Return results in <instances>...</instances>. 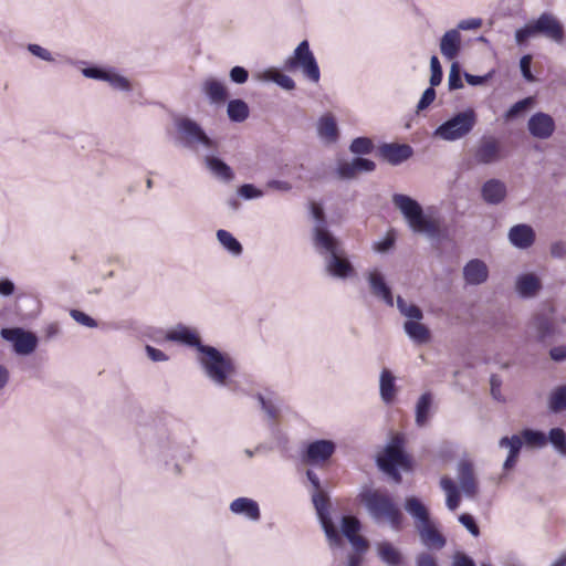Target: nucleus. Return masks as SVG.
<instances>
[{
    "instance_id": "42",
    "label": "nucleus",
    "mask_w": 566,
    "mask_h": 566,
    "mask_svg": "<svg viewBox=\"0 0 566 566\" xmlns=\"http://www.w3.org/2000/svg\"><path fill=\"white\" fill-rule=\"evenodd\" d=\"M539 339H545L554 334V326L549 318L544 315H537L532 322Z\"/></svg>"
},
{
    "instance_id": "40",
    "label": "nucleus",
    "mask_w": 566,
    "mask_h": 566,
    "mask_svg": "<svg viewBox=\"0 0 566 566\" xmlns=\"http://www.w3.org/2000/svg\"><path fill=\"white\" fill-rule=\"evenodd\" d=\"M396 304H397L398 311L406 318V321H415V319L423 318L422 310L418 305H416L411 302H407L401 296L397 297Z\"/></svg>"
},
{
    "instance_id": "63",
    "label": "nucleus",
    "mask_w": 566,
    "mask_h": 566,
    "mask_svg": "<svg viewBox=\"0 0 566 566\" xmlns=\"http://www.w3.org/2000/svg\"><path fill=\"white\" fill-rule=\"evenodd\" d=\"M347 539L349 541L353 548L358 553H364L368 548L367 541L359 534L352 535L347 537Z\"/></svg>"
},
{
    "instance_id": "55",
    "label": "nucleus",
    "mask_w": 566,
    "mask_h": 566,
    "mask_svg": "<svg viewBox=\"0 0 566 566\" xmlns=\"http://www.w3.org/2000/svg\"><path fill=\"white\" fill-rule=\"evenodd\" d=\"M536 33V30L534 29L533 22L526 24L525 27L516 30L515 32V41L517 44H523L525 41H527L530 38L534 36Z\"/></svg>"
},
{
    "instance_id": "56",
    "label": "nucleus",
    "mask_w": 566,
    "mask_h": 566,
    "mask_svg": "<svg viewBox=\"0 0 566 566\" xmlns=\"http://www.w3.org/2000/svg\"><path fill=\"white\" fill-rule=\"evenodd\" d=\"M434 99H436V91H434V87H432L430 85V87L424 90V92L422 93V95L418 102V105H417L418 112H421V111H424L426 108H428L433 103Z\"/></svg>"
},
{
    "instance_id": "2",
    "label": "nucleus",
    "mask_w": 566,
    "mask_h": 566,
    "mask_svg": "<svg viewBox=\"0 0 566 566\" xmlns=\"http://www.w3.org/2000/svg\"><path fill=\"white\" fill-rule=\"evenodd\" d=\"M196 360L203 376L217 387H231L237 368L231 356L218 348L207 345L200 347Z\"/></svg>"
},
{
    "instance_id": "44",
    "label": "nucleus",
    "mask_w": 566,
    "mask_h": 566,
    "mask_svg": "<svg viewBox=\"0 0 566 566\" xmlns=\"http://www.w3.org/2000/svg\"><path fill=\"white\" fill-rule=\"evenodd\" d=\"M533 105H534V98L526 97L522 101H518L514 105H512L505 113L504 117L506 120H512V119L516 118L517 116H520L522 113L526 112Z\"/></svg>"
},
{
    "instance_id": "61",
    "label": "nucleus",
    "mask_w": 566,
    "mask_h": 566,
    "mask_svg": "<svg viewBox=\"0 0 566 566\" xmlns=\"http://www.w3.org/2000/svg\"><path fill=\"white\" fill-rule=\"evenodd\" d=\"M145 350L147 357L155 363L167 361L169 359L168 355H166L163 350L157 349L150 345H147Z\"/></svg>"
},
{
    "instance_id": "46",
    "label": "nucleus",
    "mask_w": 566,
    "mask_h": 566,
    "mask_svg": "<svg viewBox=\"0 0 566 566\" xmlns=\"http://www.w3.org/2000/svg\"><path fill=\"white\" fill-rule=\"evenodd\" d=\"M373 142L367 137H357L350 144V151L354 154L366 155L373 150Z\"/></svg>"
},
{
    "instance_id": "45",
    "label": "nucleus",
    "mask_w": 566,
    "mask_h": 566,
    "mask_svg": "<svg viewBox=\"0 0 566 566\" xmlns=\"http://www.w3.org/2000/svg\"><path fill=\"white\" fill-rule=\"evenodd\" d=\"M548 440L560 454H566V434L559 428L549 431Z\"/></svg>"
},
{
    "instance_id": "24",
    "label": "nucleus",
    "mask_w": 566,
    "mask_h": 566,
    "mask_svg": "<svg viewBox=\"0 0 566 566\" xmlns=\"http://www.w3.org/2000/svg\"><path fill=\"white\" fill-rule=\"evenodd\" d=\"M178 451L179 446L175 441L167 440L158 442L157 455L167 467H169L168 470L175 476H180L184 472V468L179 463L172 462Z\"/></svg>"
},
{
    "instance_id": "26",
    "label": "nucleus",
    "mask_w": 566,
    "mask_h": 566,
    "mask_svg": "<svg viewBox=\"0 0 566 566\" xmlns=\"http://www.w3.org/2000/svg\"><path fill=\"white\" fill-rule=\"evenodd\" d=\"M507 195V188L505 182L500 179H489L481 188V196L483 200L489 205H500L504 201Z\"/></svg>"
},
{
    "instance_id": "37",
    "label": "nucleus",
    "mask_w": 566,
    "mask_h": 566,
    "mask_svg": "<svg viewBox=\"0 0 566 566\" xmlns=\"http://www.w3.org/2000/svg\"><path fill=\"white\" fill-rule=\"evenodd\" d=\"M432 406V396L426 392L420 396L416 405V423L419 427L427 424L430 417V409Z\"/></svg>"
},
{
    "instance_id": "7",
    "label": "nucleus",
    "mask_w": 566,
    "mask_h": 566,
    "mask_svg": "<svg viewBox=\"0 0 566 566\" xmlns=\"http://www.w3.org/2000/svg\"><path fill=\"white\" fill-rule=\"evenodd\" d=\"M283 66L290 72L300 71L307 81L314 84L321 80L318 63L306 40L298 43L293 53L284 60Z\"/></svg>"
},
{
    "instance_id": "47",
    "label": "nucleus",
    "mask_w": 566,
    "mask_h": 566,
    "mask_svg": "<svg viewBox=\"0 0 566 566\" xmlns=\"http://www.w3.org/2000/svg\"><path fill=\"white\" fill-rule=\"evenodd\" d=\"M360 522L355 516H344L342 518V532L346 537L358 534Z\"/></svg>"
},
{
    "instance_id": "54",
    "label": "nucleus",
    "mask_w": 566,
    "mask_h": 566,
    "mask_svg": "<svg viewBox=\"0 0 566 566\" xmlns=\"http://www.w3.org/2000/svg\"><path fill=\"white\" fill-rule=\"evenodd\" d=\"M28 51L32 55H34L45 62H54L55 61L53 54L48 49H45L39 44H33V43L29 44Z\"/></svg>"
},
{
    "instance_id": "33",
    "label": "nucleus",
    "mask_w": 566,
    "mask_h": 566,
    "mask_svg": "<svg viewBox=\"0 0 566 566\" xmlns=\"http://www.w3.org/2000/svg\"><path fill=\"white\" fill-rule=\"evenodd\" d=\"M405 510L413 518L416 528L431 521L427 506L416 496L406 499Z\"/></svg>"
},
{
    "instance_id": "25",
    "label": "nucleus",
    "mask_w": 566,
    "mask_h": 566,
    "mask_svg": "<svg viewBox=\"0 0 566 566\" xmlns=\"http://www.w3.org/2000/svg\"><path fill=\"white\" fill-rule=\"evenodd\" d=\"M258 82H273L285 91H293L296 87L295 81L276 67H269L254 74Z\"/></svg>"
},
{
    "instance_id": "14",
    "label": "nucleus",
    "mask_w": 566,
    "mask_h": 566,
    "mask_svg": "<svg viewBox=\"0 0 566 566\" xmlns=\"http://www.w3.org/2000/svg\"><path fill=\"white\" fill-rule=\"evenodd\" d=\"M336 451V443L332 440L319 439L310 442L302 454L304 463L315 467L326 464Z\"/></svg>"
},
{
    "instance_id": "51",
    "label": "nucleus",
    "mask_w": 566,
    "mask_h": 566,
    "mask_svg": "<svg viewBox=\"0 0 566 566\" xmlns=\"http://www.w3.org/2000/svg\"><path fill=\"white\" fill-rule=\"evenodd\" d=\"M336 171L342 179H352L358 175L354 160L340 161Z\"/></svg>"
},
{
    "instance_id": "43",
    "label": "nucleus",
    "mask_w": 566,
    "mask_h": 566,
    "mask_svg": "<svg viewBox=\"0 0 566 566\" xmlns=\"http://www.w3.org/2000/svg\"><path fill=\"white\" fill-rule=\"evenodd\" d=\"M311 214L313 219L315 220V227H314V244L317 240V232L318 230H324L325 232H329L325 226V214L323 207L319 203L312 202L311 205Z\"/></svg>"
},
{
    "instance_id": "59",
    "label": "nucleus",
    "mask_w": 566,
    "mask_h": 566,
    "mask_svg": "<svg viewBox=\"0 0 566 566\" xmlns=\"http://www.w3.org/2000/svg\"><path fill=\"white\" fill-rule=\"evenodd\" d=\"M549 253L552 258L558 260L566 259V242L562 240L554 241L549 247Z\"/></svg>"
},
{
    "instance_id": "21",
    "label": "nucleus",
    "mask_w": 566,
    "mask_h": 566,
    "mask_svg": "<svg viewBox=\"0 0 566 566\" xmlns=\"http://www.w3.org/2000/svg\"><path fill=\"white\" fill-rule=\"evenodd\" d=\"M527 129L533 137L547 139L555 130V120L551 115L538 112L528 119Z\"/></svg>"
},
{
    "instance_id": "53",
    "label": "nucleus",
    "mask_w": 566,
    "mask_h": 566,
    "mask_svg": "<svg viewBox=\"0 0 566 566\" xmlns=\"http://www.w3.org/2000/svg\"><path fill=\"white\" fill-rule=\"evenodd\" d=\"M70 315L80 325H83L88 328L97 327V322L93 317H91L90 315L85 314L82 311L71 310Z\"/></svg>"
},
{
    "instance_id": "36",
    "label": "nucleus",
    "mask_w": 566,
    "mask_h": 566,
    "mask_svg": "<svg viewBox=\"0 0 566 566\" xmlns=\"http://www.w3.org/2000/svg\"><path fill=\"white\" fill-rule=\"evenodd\" d=\"M216 237L220 245L232 256H240L242 254L243 247L231 232L220 229L217 231Z\"/></svg>"
},
{
    "instance_id": "22",
    "label": "nucleus",
    "mask_w": 566,
    "mask_h": 566,
    "mask_svg": "<svg viewBox=\"0 0 566 566\" xmlns=\"http://www.w3.org/2000/svg\"><path fill=\"white\" fill-rule=\"evenodd\" d=\"M366 280L374 296L382 300L388 306H394L395 301L391 290L387 285L384 274L378 269L368 271Z\"/></svg>"
},
{
    "instance_id": "27",
    "label": "nucleus",
    "mask_w": 566,
    "mask_h": 566,
    "mask_svg": "<svg viewBox=\"0 0 566 566\" xmlns=\"http://www.w3.org/2000/svg\"><path fill=\"white\" fill-rule=\"evenodd\" d=\"M440 52L447 60H454L462 48V36L458 29L448 30L440 39Z\"/></svg>"
},
{
    "instance_id": "11",
    "label": "nucleus",
    "mask_w": 566,
    "mask_h": 566,
    "mask_svg": "<svg viewBox=\"0 0 566 566\" xmlns=\"http://www.w3.org/2000/svg\"><path fill=\"white\" fill-rule=\"evenodd\" d=\"M0 336L10 343L12 350L18 356H29L33 354L38 347L39 338L31 332L22 327H6L0 331Z\"/></svg>"
},
{
    "instance_id": "60",
    "label": "nucleus",
    "mask_w": 566,
    "mask_h": 566,
    "mask_svg": "<svg viewBox=\"0 0 566 566\" xmlns=\"http://www.w3.org/2000/svg\"><path fill=\"white\" fill-rule=\"evenodd\" d=\"M358 174L373 171L376 167L375 163L367 158L357 157L353 159Z\"/></svg>"
},
{
    "instance_id": "62",
    "label": "nucleus",
    "mask_w": 566,
    "mask_h": 566,
    "mask_svg": "<svg viewBox=\"0 0 566 566\" xmlns=\"http://www.w3.org/2000/svg\"><path fill=\"white\" fill-rule=\"evenodd\" d=\"M490 386H491L492 397L497 401H502L503 397L501 394V386H502L501 377L497 375H492L490 378Z\"/></svg>"
},
{
    "instance_id": "18",
    "label": "nucleus",
    "mask_w": 566,
    "mask_h": 566,
    "mask_svg": "<svg viewBox=\"0 0 566 566\" xmlns=\"http://www.w3.org/2000/svg\"><path fill=\"white\" fill-rule=\"evenodd\" d=\"M229 511L233 515L240 516L252 523H258L261 520L260 505L251 497L240 496L234 499L229 504Z\"/></svg>"
},
{
    "instance_id": "32",
    "label": "nucleus",
    "mask_w": 566,
    "mask_h": 566,
    "mask_svg": "<svg viewBox=\"0 0 566 566\" xmlns=\"http://www.w3.org/2000/svg\"><path fill=\"white\" fill-rule=\"evenodd\" d=\"M416 530L418 531L420 539L424 546L437 549L444 546L446 539L439 533L432 520Z\"/></svg>"
},
{
    "instance_id": "58",
    "label": "nucleus",
    "mask_w": 566,
    "mask_h": 566,
    "mask_svg": "<svg viewBox=\"0 0 566 566\" xmlns=\"http://www.w3.org/2000/svg\"><path fill=\"white\" fill-rule=\"evenodd\" d=\"M459 522L474 536H479L480 530L472 515L463 513L459 516Z\"/></svg>"
},
{
    "instance_id": "50",
    "label": "nucleus",
    "mask_w": 566,
    "mask_h": 566,
    "mask_svg": "<svg viewBox=\"0 0 566 566\" xmlns=\"http://www.w3.org/2000/svg\"><path fill=\"white\" fill-rule=\"evenodd\" d=\"M430 71H431L430 85L432 87L440 85V83L442 81L443 73H442L441 64L436 55H432L430 59Z\"/></svg>"
},
{
    "instance_id": "13",
    "label": "nucleus",
    "mask_w": 566,
    "mask_h": 566,
    "mask_svg": "<svg viewBox=\"0 0 566 566\" xmlns=\"http://www.w3.org/2000/svg\"><path fill=\"white\" fill-rule=\"evenodd\" d=\"M312 501L315 506L317 516L325 532L327 541L332 547H338L343 545V539L337 528L335 527L329 516L328 497L325 492H313Z\"/></svg>"
},
{
    "instance_id": "17",
    "label": "nucleus",
    "mask_w": 566,
    "mask_h": 566,
    "mask_svg": "<svg viewBox=\"0 0 566 566\" xmlns=\"http://www.w3.org/2000/svg\"><path fill=\"white\" fill-rule=\"evenodd\" d=\"M536 33H541L556 43L564 41V28L557 18L551 13H543L533 21Z\"/></svg>"
},
{
    "instance_id": "57",
    "label": "nucleus",
    "mask_w": 566,
    "mask_h": 566,
    "mask_svg": "<svg viewBox=\"0 0 566 566\" xmlns=\"http://www.w3.org/2000/svg\"><path fill=\"white\" fill-rule=\"evenodd\" d=\"M229 77L235 84H244L249 78V72L242 66H233L229 72Z\"/></svg>"
},
{
    "instance_id": "10",
    "label": "nucleus",
    "mask_w": 566,
    "mask_h": 566,
    "mask_svg": "<svg viewBox=\"0 0 566 566\" xmlns=\"http://www.w3.org/2000/svg\"><path fill=\"white\" fill-rule=\"evenodd\" d=\"M175 126L186 147L195 150L200 147L205 150H217L218 142L209 137L196 120L189 117H178L175 120Z\"/></svg>"
},
{
    "instance_id": "30",
    "label": "nucleus",
    "mask_w": 566,
    "mask_h": 566,
    "mask_svg": "<svg viewBox=\"0 0 566 566\" xmlns=\"http://www.w3.org/2000/svg\"><path fill=\"white\" fill-rule=\"evenodd\" d=\"M421 321H405L402 325L405 334L417 345H424L431 340V331Z\"/></svg>"
},
{
    "instance_id": "12",
    "label": "nucleus",
    "mask_w": 566,
    "mask_h": 566,
    "mask_svg": "<svg viewBox=\"0 0 566 566\" xmlns=\"http://www.w3.org/2000/svg\"><path fill=\"white\" fill-rule=\"evenodd\" d=\"M81 73L86 78L96 81H104L109 84L113 90L129 93L133 91V83L130 80L120 74L114 67L102 66H86L81 70Z\"/></svg>"
},
{
    "instance_id": "38",
    "label": "nucleus",
    "mask_w": 566,
    "mask_h": 566,
    "mask_svg": "<svg viewBox=\"0 0 566 566\" xmlns=\"http://www.w3.org/2000/svg\"><path fill=\"white\" fill-rule=\"evenodd\" d=\"M379 557L389 566H399L401 563V554L389 542H381L377 545Z\"/></svg>"
},
{
    "instance_id": "28",
    "label": "nucleus",
    "mask_w": 566,
    "mask_h": 566,
    "mask_svg": "<svg viewBox=\"0 0 566 566\" xmlns=\"http://www.w3.org/2000/svg\"><path fill=\"white\" fill-rule=\"evenodd\" d=\"M202 160L209 172L218 180L230 182L234 179L232 168L219 157L207 154L203 156Z\"/></svg>"
},
{
    "instance_id": "49",
    "label": "nucleus",
    "mask_w": 566,
    "mask_h": 566,
    "mask_svg": "<svg viewBox=\"0 0 566 566\" xmlns=\"http://www.w3.org/2000/svg\"><path fill=\"white\" fill-rule=\"evenodd\" d=\"M259 401L262 410L266 413L269 419H276L280 412L279 405L271 398H265L263 396H259Z\"/></svg>"
},
{
    "instance_id": "9",
    "label": "nucleus",
    "mask_w": 566,
    "mask_h": 566,
    "mask_svg": "<svg viewBox=\"0 0 566 566\" xmlns=\"http://www.w3.org/2000/svg\"><path fill=\"white\" fill-rule=\"evenodd\" d=\"M403 436L396 434L377 460L379 468L390 475L397 483L401 481V475L398 472V469H410V460L403 452Z\"/></svg>"
},
{
    "instance_id": "20",
    "label": "nucleus",
    "mask_w": 566,
    "mask_h": 566,
    "mask_svg": "<svg viewBox=\"0 0 566 566\" xmlns=\"http://www.w3.org/2000/svg\"><path fill=\"white\" fill-rule=\"evenodd\" d=\"M166 339L182 344L188 347H195L196 354L199 353L200 347L207 346L201 343L199 332L196 328L181 324L171 328L167 333Z\"/></svg>"
},
{
    "instance_id": "5",
    "label": "nucleus",
    "mask_w": 566,
    "mask_h": 566,
    "mask_svg": "<svg viewBox=\"0 0 566 566\" xmlns=\"http://www.w3.org/2000/svg\"><path fill=\"white\" fill-rule=\"evenodd\" d=\"M360 496L361 502L376 523H387L394 531L401 528L403 515L387 493L378 490H367Z\"/></svg>"
},
{
    "instance_id": "48",
    "label": "nucleus",
    "mask_w": 566,
    "mask_h": 566,
    "mask_svg": "<svg viewBox=\"0 0 566 566\" xmlns=\"http://www.w3.org/2000/svg\"><path fill=\"white\" fill-rule=\"evenodd\" d=\"M448 86L450 91L459 90L463 87V83L460 74V65L458 62H453L450 67L448 76Z\"/></svg>"
},
{
    "instance_id": "41",
    "label": "nucleus",
    "mask_w": 566,
    "mask_h": 566,
    "mask_svg": "<svg viewBox=\"0 0 566 566\" xmlns=\"http://www.w3.org/2000/svg\"><path fill=\"white\" fill-rule=\"evenodd\" d=\"M548 408L556 413L566 410V386H559L552 390L548 397Z\"/></svg>"
},
{
    "instance_id": "29",
    "label": "nucleus",
    "mask_w": 566,
    "mask_h": 566,
    "mask_svg": "<svg viewBox=\"0 0 566 566\" xmlns=\"http://www.w3.org/2000/svg\"><path fill=\"white\" fill-rule=\"evenodd\" d=\"M509 241L517 249H528L535 241V231L528 224H516L509 231Z\"/></svg>"
},
{
    "instance_id": "52",
    "label": "nucleus",
    "mask_w": 566,
    "mask_h": 566,
    "mask_svg": "<svg viewBox=\"0 0 566 566\" xmlns=\"http://www.w3.org/2000/svg\"><path fill=\"white\" fill-rule=\"evenodd\" d=\"M238 195L245 200L259 199L263 197V191L254 185L245 184L238 189Z\"/></svg>"
},
{
    "instance_id": "15",
    "label": "nucleus",
    "mask_w": 566,
    "mask_h": 566,
    "mask_svg": "<svg viewBox=\"0 0 566 566\" xmlns=\"http://www.w3.org/2000/svg\"><path fill=\"white\" fill-rule=\"evenodd\" d=\"M316 135L325 146H332L339 140L340 132L336 117L331 112L322 114L315 124Z\"/></svg>"
},
{
    "instance_id": "23",
    "label": "nucleus",
    "mask_w": 566,
    "mask_h": 566,
    "mask_svg": "<svg viewBox=\"0 0 566 566\" xmlns=\"http://www.w3.org/2000/svg\"><path fill=\"white\" fill-rule=\"evenodd\" d=\"M462 274L465 284L481 285L489 279V268L484 261L472 259L463 266Z\"/></svg>"
},
{
    "instance_id": "3",
    "label": "nucleus",
    "mask_w": 566,
    "mask_h": 566,
    "mask_svg": "<svg viewBox=\"0 0 566 566\" xmlns=\"http://www.w3.org/2000/svg\"><path fill=\"white\" fill-rule=\"evenodd\" d=\"M457 481L449 476H442L440 486L446 494V505L450 511H455L461 502L460 491L469 499H474L479 494V482L476 479L474 465L469 460H461L457 465Z\"/></svg>"
},
{
    "instance_id": "4",
    "label": "nucleus",
    "mask_w": 566,
    "mask_h": 566,
    "mask_svg": "<svg viewBox=\"0 0 566 566\" xmlns=\"http://www.w3.org/2000/svg\"><path fill=\"white\" fill-rule=\"evenodd\" d=\"M314 248L324 256L325 270L332 277L346 280L355 274L354 266L345 256L340 242L331 232L318 230Z\"/></svg>"
},
{
    "instance_id": "64",
    "label": "nucleus",
    "mask_w": 566,
    "mask_h": 566,
    "mask_svg": "<svg viewBox=\"0 0 566 566\" xmlns=\"http://www.w3.org/2000/svg\"><path fill=\"white\" fill-rule=\"evenodd\" d=\"M531 62H532L531 55H524V56H522V59L520 61L521 72H522L524 78L528 82H533L535 80L531 72Z\"/></svg>"
},
{
    "instance_id": "1",
    "label": "nucleus",
    "mask_w": 566,
    "mask_h": 566,
    "mask_svg": "<svg viewBox=\"0 0 566 566\" xmlns=\"http://www.w3.org/2000/svg\"><path fill=\"white\" fill-rule=\"evenodd\" d=\"M392 205L400 211L409 229L428 239H439L443 232L444 219L439 208L429 206L426 209L413 198L395 193Z\"/></svg>"
},
{
    "instance_id": "16",
    "label": "nucleus",
    "mask_w": 566,
    "mask_h": 566,
    "mask_svg": "<svg viewBox=\"0 0 566 566\" xmlns=\"http://www.w3.org/2000/svg\"><path fill=\"white\" fill-rule=\"evenodd\" d=\"M200 92L210 104L222 105L227 102L229 91L224 81L209 75L200 83Z\"/></svg>"
},
{
    "instance_id": "31",
    "label": "nucleus",
    "mask_w": 566,
    "mask_h": 566,
    "mask_svg": "<svg viewBox=\"0 0 566 566\" xmlns=\"http://www.w3.org/2000/svg\"><path fill=\"white\" fill-rule=\"evenodd\" d=\"M515 289L521 297L531 298L539 292L542 283L534 273H525L516 277Z\"/></svg>"
},
{
    "instance_id": "34",
    "label": "nucleus",
    "mask_w": 566,
    "mask_h": 566,
    "mask_svg": "<svg viewBox=\"0 0 566 566\" xmlns=\"http://www.w3.org/2000/svg\"><path fill=\"white\" fill-rule=\"evenodd\" d=\"M380 151L391 165H399L412 156V148L409 145L386 144Z\"/></svg>"
},
{
    "instance_id": "35",
    "label": "nucleus",
    "mask_w": 566,
    "mask_h": 566,
    "mask_svg": "<svg viewBox=\"0 0 566 566\" xmlns=\"http://www.w3.org/2000/svg\"><path fill=\"white\" fill-rule=\"evenodd\" d=\"M379 394L381 400L387 405L391 403L397 395L396 378L387 368L380 371Z\"/></svg>"
},
{
    "instance_id": "19",
    "label": "nucleus",
    "mask_w": 566,
    "mask_h": 566,
    "mask_svg": "<svg viewBox=\"0 0 566 566\" xmlns=\"http://www.w3.org/2000/svg\"><path fill=\"white\" fill-rule=\"evenodd\" d=\"M501 145L494 137H484L474 149V160L481 165H491L500 160Z\"/></svg>"
},
{
    "instance_id": "39",
    "label": "nucleus",
    "mask_w": 566,
    "mask_h": 566,
    "mask_svg": "<svg viewBox=\"0 0 566 566\" xmlns=\"http://www.w3.org/2000/svg\"><path fill=\"white\" fill-rule=\"evenodd\" d=\"M227 114L232 122L241 123L249 116V106L242 99H232L228 103Z\"/></svg>"
},
{
    "instance_id": "8",
    "label": "nucleus",
    "mask_w": 566,
    "mask_h": 566,
    "mask_svg": "<svg viewBox=\"0 0 566 566\" xmlns=\"http://www.w3.org/2000/svg\"><path fill=\"white\" fill-rule=\"evenodd\" d=\"M523 443L530 448H543L547 443V437L542 431L524 429L520 436L514 434L511 438H502L499 446L509 451L507 458L503 463L504 470H511L515 465Z\"/></svg>"
},
{
    "instance_id": "6",
    "label": "nucleus",
    "mask_w": 566,
    "mask_h": 566,
    "mask_svg": "<svg viewBox=\"0 0 566 566\" xmlns=\"http://www.w3.org/2000/svg\"><path fill=\"white\" fill-rule=\"evenodd\" d=\"M476 113L472 108L455 113L433 130V138L457 142L467 137L475 127Z\"/></svg>"
}]
</instances>
